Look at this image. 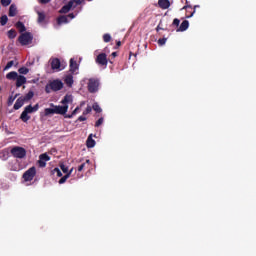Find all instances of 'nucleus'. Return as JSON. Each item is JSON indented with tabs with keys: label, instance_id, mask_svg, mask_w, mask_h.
I'll return each mask as SVG.
<instances>
[{
	"label": "nucleus",
	"instance_id": "5701e85b",
	"mask_svg": "<svg viewBox=\"0 0 256 256\" xmlns=\"http://www.w3.org/2000/svg\"><path fill=\"white\" fill-rule=\"evenodd\" d=\"M16 15H17V7H15L14 5H11L9 9V17H15Z\"/></svg>",
	"mask_w": 256,
	"mask_h": 256
},
{
	"label": "nucleus",
	"instance_id": "37998d69",
	"mask_svg": "<svg viewBox=\"0 0 256 256\" xmlns=\"http://www.w3.org/2000/svg\"><path fill=\"white\" fill-rule=\"evenodd\" d=\"M85 119H86V118H85L84 116H80V117H79V121H85Z\"/></svg>",
	"mask_w": 256,
	"mask_h": 256
},
{
	"label": "nucleus",
	"instance_id": "49530a36",
	"mask_svg": "<svg viewBox=\"0 0 256 256\" xmlns=\"http://www.w3.org/2000/svg\"><path fill=\"white\" fill-rule=\"evenodd\" d=\"M193 15H195V11L189 17H193Z\"/></svg>",
	"mask_w": 256,
	"mask_h": 256
},
{
	"label": "nucleus",
	"instance_id": "4be33fe9",
	"mask_svg": "<svg viewBox=\"0 0 256 256\" xmlns=\"http://www.w3.org/2000/svg\"><path fill=\"white\" fill-rule=\"evenodd\" d=\"M38 23H45V12L37 11Z\"/></svg>",
	"mask_w": 256,
	"mask_h": 256
},
{
	"label": "nucleus",
	"instance_id": "473e14b6",
	"mask_svg": "<svg viewBox=\"0 0 256 256\" xmlns=\"http://www.w3.org/2000/svg\"><path fill=\"white\" fill-rule=\"evenodd\" d=\"M103 39H104L105 43H109L111 41V35L105 34L103 36Z\"/></svg>",
	"mask_w": 256,
	"mask_h": 256
},
{
	"label": "nucleus",
	"instance_id": "20e7f679",
	"mask_svg": "<svg viewBox=\"0 0 256 256\" xmlns=\"http://www.w3.org/2000/svg\"><path fill=\"white\" fill-rule=\"evenodd\" d=\"M49 63L54 73H59V71H63V69L67 67V64L61 63V61L57 58H51Z\"/></svg>",
	"mask_w": 256,
	"mask_h": 256
},
{
	"label": "nucleus",
	"instance_id": "a18cd8bd",
	"mask_svg": "<svg viewBox=\"0 0 256 256\" xmlns=\"http://www.w3.org/2000/svg\"><path fill=\"white\" fill-rule=\"evenodd\" d=\"M83 105H85V102H82V103L80 104V107H83Z\"/></svg>",
	"mask_w": 256,
	"mask_h": 256
},
{
	"label": "nucleus",
	"instance_id": "393cba45",
	"mask_svg": "<svg viewBox=\"0 0 256 256\" xmlns=\"http://www.w3.org/2000/svg\"><path fill=\"white\" fill-rule=\"evenodd\" d=\"M34 95L33 91H30L25 96H22V99H24V101H30V99H33Z\"/></svg>",
	"mask_w": 256,
	"mask_h": 256
},
{
	"label": "nucleus",
	"instance_id": "4468645a",
	"mask_svg": "<svg viewBox=\"0 0 256 256\" xmlns=\"http://www.w3.org/2000/svg\"><path fill=\"white\" fill-rule=\"evenodd\" d=\"M95 145H96V142L93 139V134H90L87 138L86 146L88 147V149H93V147H95Z\"/></svg>",
	"mask_w": 256,
	"mask_h": 256
},
{
	"label": "nucleus",
	"instance_id": "1a4fd4ad",
	"mask_svg": "<svg viewBox=\"0 0 256 256\" xmlns=\"http://www.w3.org/2000/svg\"><path fill=\"white\" fill-rule=\"evenodd\" d=\"M99 89V81L96 79H90L88 83V90L90 93H96Z\"/></svg>",
	"mask_w": 256,
	"mask_h": 256
},
{
	"label": "nucleus",
	"instance_id": "c9c22d12",
	"mask_svg": "<svg viewBox=\"0 0 256 256\" xmlns=\"http://www.w3.org/2000/svg\"><path fill=\"white\" fill-rule=\"evenodd\" d=\"M93 109L96 111V113H101V107L98 106V104L93 105Z\"/></svg>",
	"mask_w": 256,
	"mask_h": 256
},
{
	"label": "nucleus",
	"instance_id": "864d4df0",
	"mask_svg": "<svg viewBox=\"0 0 256 256\" xmlns=\"http://www.w3.org/2000/svg\"><path fill=\"white\" fill-rule=\"evenodd\" d=\"M88 1H91V0H88Z\"/></svg>",
	"mask_w": 256,
	"mask_h": 256
},
{
	"label": "nucleus",
	"instance_id": "c756f323",
	"mask_svg": "<svg viewBox=\"0 0 256 256\" xmlns=\"http://www.w3.org/2000/svg\"><path fill=\"white\" fill-rule=\"evenodd\" d=\"M18 73H20L21 75H27V73H29V70L27 67H22L19 68Z\"/></svg>",
	"mask_w": 256,
	"mask_h": 256
},
{
	"label": "nucleus",
	"instance_id": "79ce46f5",
	"mask_svg": "<svg viewBox=\"0 0 256 256\" xmlns=\"http://www.w3.org/2000/svg\"><path fill=\"white\" fill-rule=\"evenodd\" d=\"M40 1V3H49V1H51V0H39Z\"/></svg>",
	"mask_w": 256,
	"mask_h": 256
},
{
	"label": "nucleus",
	"instance_id": "0eeeda50",
	"mask_svg": "<svg viewBox=\"0 0 256 256\" xmlns=\"http://www.w3.org/2000/svg\"><path fill=\"white\" fill-rule=\"evenodd\" d=\"M11 154L13 157H16L17 159H23L25 155H27V151L23 147H14L11 150Z\"/></svg>",
	"mask_w": 256,
	"mask_h": 256
},
{
	"label": "nucleus",
	"instance_id": "39448f33",
	"mask_svg": "<svg viewBox=\"0 0 256 256\" xmlns=\"http://www.w3.org/2000/svg\"><path fill=\"white\" fill-rule=\"evenodd\" d=\"M81 3H83V0H71L60 10V13H69V11L75 9V7L81 5Z\"/></svg>",
	"mask_w": 256,
	"mask_h": 256
},
{
	"label": "nucleus",
	"instance_id": "6e6552de",
	"mask_svg": "<svg viewBox=\"0 0 256 256\" xmlns=\"http://www.w3.org/2000/svg\"><path fill=\"white\" fill-rule=\"evenodd\" d=\"M33 41V36L31 33H23L19 37V42L21 45H31V42Z\"/></svg>",
	"mask_w": 256,
	"mask_h": 256
},
{
	"label": "nucleus",
	"instance_id": "9d476101",
	"mask_svg": "<svg viewBox=\"0 0 256 256\" xmlns=\"http://www.w3.org/2000/svg\"><path fill=\"white\" fill-rule=\"evenodd\" d=\"M71 19H75V14H70L68 16H61L58 18V25H65V23H69Z\"/></svg>",
	"mask_w": 256,
	"mask_h": 256
},
{
	"label": "nucleus",
	"instance_id": "6ab92c4d",
	"mask_svg": "<svg viewBox=\"0 0 256 256\" xmlns=\"http://www.w3.org/2000/svg\"><path fill=\"white\" fill-rule=\"evenodd\" d=\"M189 29V21L185 20L181 23L180 27L177 29V32L187 31Z\"/></svg>",
	"mask_w": 256,
	"mask_h": 256
},
{
	"label": "nucleus",
	"instance_id": "412c9836",
	"mask_svg": "<svg viewBox=\"0 0 256 256\" xmlns=\"http://www.w3.org/2000/svg\"><path fill=\"white\" fill-rule=\"evenodd\" d=\"M63 105H67V103H73V96L72 95H66L64 99L61 101Z\"/></svg>",
	"mask_w": 256,
	"mask_h": 256
},
{
	"label": "nucleus",
	"instance_id": "8fccbe9b",
	"mask_svg": "<svg viewBox=\"0 0 256 256\" xmlns=\"http://www.w3.org/2000/svg\"><path fill=\"white\" fill-rule=\"evenodd\" d=\"M183 9H187V6H184Z\"/></svg>",
	"mask_w": 256,
	"mask_h": 256
},
{
	"label": "nucleus",
	"instance_id": "a878e982",
	"mask_svg": "<svg viewBox=\"0 0 256 256\" xmlns=\"http://www.w3.org/2000/svg\"><path fill=\"white\" fill-rule=\"evenodd\" d=\"M52 175H56V177H63V173L59 168H54L52 170Z\"/></svg>",
	"mask_w": 256,
	"mask_h": 256
},
{
	"label": "nucleus",
	"instance_id": "58836bf2",
	"mask_svg": "<svg viewBox=\"0 0 256 256\" xmlns=\"http://www.w3.org/2000/svg\"><path fill=\"white\" fill-rule=\"evenodd\" d=\"M101 125H103V118H100L95 124L96 127H99Z\"/></svg>",
	"mask_w": 256,
	"mask_h": 256
},
{
	"label": "nucleus",
	"instance_id": "603ef678",
	"mask_svg": "<svg viewBox=\"0 0 256 256\" xmlns=\"http://www.w3.org/2000/svg\"><path fill=\"white\" fill-rule=\"evenodd\" d=\"M0 91H1V87H0Z\"/></svg>",
	"mask_w": 256,
	"mask_h": 256
},
{
	"label": "nucleus",
	"instance_id": "423d86ee",
	"mask_svg": "<svg viewBox=\"0 0 256 256\" xmlns=\"http://www.w3.org/2000/svg\"><path fill=\"white\" fill-rule=\"evenodd\" d=\"M35 175H37V170L35 167L29 168L24 174L23 179L25 183H31V180L35 178Z\"/></svg>",
	"mask_w": 256,
	"mask_h": 256
},
{
	"label": "nucleus",
	"instance_id": "2eb2a0df",
	"mask_svg": "<svg viewBox=\"0 0 256 256\" xmlns=\"http://www.w3.org/2000/svg\"><path fill=\"white\" fill-rule=\"evenodd\" d=\"M96 61L99 65H107V55L105 54L98 55Z\"/></svg>",
	"mask_w": 256,
	"mask_h": 256
},
{
	"label": "nucleus",
	"instance_id": "c85d7f7f",
	"mask_svg": "<svg viewBox=\"0 0 256 256\" xmlns=\"http://www.w3.org/2000/svg\"><path fill=\"white\" fill-rule=\"evenodd\" d=\"M60 169L65 173L66 175L69 173V167H67L65 164L61 163L60 164Z\"/></svg>",
	"mask_w": 256,
	"mask_h": 256
},
{
	"label": "nucleus",
	"instance_id": "f03ea898",
	"mask_svg": "<svg viewBox=\"0 0 256 256\" xmlns=\"http://www.w3.org/2000/svg\"><path fill=\"white\" fill-rule=\"evenodd\" d=\"M39 111V104H35L34 106L28 105L24 108V111L20 115V119L27 123L29 119H31V113H37Z\"/></svg>",
	"mask_w": 256,
	"mask_h": 256
},
{
	"label": "nucleus",
	"instance_id": "de8ad7c7",
	"mask_svg": "<svg viewBox=\"0 0 256 256\" xmlns=\"http://www.w3.org/2000/svg\"><path fill=\"white\" fill-rule=\"evenodd\" d=\"M117 45H118V47H120L121 46V42H118Z\"/></svg>",
	"mask_w": 256,
	"mask_h": 256
},
{
	"label": "nucleus",
	"instance_id": "a19ab883",
	"mask_svg": "<svg viewBox=\"0 0 256 256\" xmlns=\"http://www.w3.org/2000/svg\"><path fill=\"white\" fill-rule=\"evenodd\" d=\"M85 169V164H82L78 167V171H83Z\"/></svg>",
	"mask_w": 256,
	"mask_h": 256
},
{
	"label": "nucleus",
	"instance_id": "2f4dec72",
	"mask_svg": "<svg viewBox=\"0 0 256 256\" xmlns=\"http://www.w3.org/2000/svg\"><path fill=\"white\" fill-rule=\"evenodd\" d=\"M79 109H80L79 107H76V108L74 109V111L72 112V114H71V115H68V116H66V117H68L69 119H71V117L77 115V113L79 112Z\"/></svg>",
	"mask_w": 256,
	"mask_h": 256
},
{
	"label": "nucleus",
	"instance_id": "b1692460",
	"mask_svg": "<svg viewBox=\"0 0 256 256\" xmlns=\"http://www.w3.org/2000/svg\"><path fill=\"white\" fill-rule=\"evenodd\" d=\"M19 76V74H17V72H9L6 77L7 79H10V80H15L17 79V77Z\"/></svg>",
	"mask_w": 256,
	"mask_h": 256
},
{
	"label": "nucleus",
	"instance_id": "f704fd0d",
	"mask_svg": "<svg viewBox=\"0 0 256 256\" xmlns=\"http://www.w3.org/2000/svg\"><path fill=\"white\" fill-rule=\"evenodd\" d=\"M167 43V38H162V39H159L158 40V44L160 45V46H163V45H165Z\"/></svg>",
	"mask_w": 256,
	"mask_h": 256
},
{
	"label": "nucleus",
	"instance_id": "cd10ccee",
	"mask_svg": "<svg viewBox=\"0 0 256 256\" xmlns=\"http://www.w3.org/2000/svg\"><path fill=\"white\" fill-rule=\"evenodd\" d=\"M16 27H17L18 31H20V33H23V31H25V25H23V23H21V22H18L16 24Z\"/></svg>",
	"mask_w": 256,
	"mask_h": 256
},
{
	"label": "nucleus",
	"instance_id": "e433bc0d",
	"mask_svg": "<svg viewBox=\"0 0 256 256\" xmlns=\"http://www.w3.org/2000/svg\"><path fill=\"white\" fill-rule=\"evenodd\" d=\"M13 67V61H10L7 63V65L5 66V71H7L8 69H11Z\"/></svg>",
	"mask_w": 256,
	"mask_h": 256
},
{
	"label": "nucleus",
	"instance_id": "f8f14e48",
	"mask_svg": "<svg viewBox=\"0 0 256 256\" xmlns=\"http://www.w3.org/2000/svg\"><path fill=\"white\" fill-rule=\"evenodd\" d=\"M50 159L51 158L47 154H41L39 160L40 167H45V165H47V161H49Z\"/></svg>",
	"mask_w": 256,
	"mask_h": 256
},
{
	"label": "nucleus",
	"instance_id": "ea45409f",
	"mask_svg": "<svg viewBox=\"0 0 256 256\" xmlns=\"http://www.w3.org/2000/svg\"><path fill=\"white\" fill-rule=\"evenodd\" d=\"M179 23H180L179 19H177V18L174 19L173 25L179 26Z\"/></svg>",
	"mask_w": 256,
	"mask_h": 256
},
{
	"label": "nucleus",
	"instance_id": "ddd939ff",
	"mask_svg": "<svg viewBox=\"0 0 256 256\" xmlns=\"http://www.w3.org/2000/svg\"><path fill=\"white\" fill-rule=\"evenodd\" d=\"M64 83L67 85V87H73V75L67 74L66 76H64Z\"/></svg>",
	"mask_w": 256,
	"mask_h": 256
},
{
	"label": "nucleus",
	"instance_id": "7c9ffc66",
	"mask_svg": "<svg viewBox=\"0 0 256 256\" xmlns=\"http://www.w3.org/2000/svg\"><path fill=\"white\" fill-rule=\"evenodd\" d=\"M7 21H8L7 15H4L0 18L1 25H7Z\"/></svg>",
	"mask_w": 256,
	"mask_h": 256
},
{
	"label": "nucleus",
	"instance_id": "f3484780",
	"mask_svg": "<svg viewBox=\"0 0 256 256\" xmlns=\"http://www.w3.org/2000/svg\"><path fill=\"white\" fill-rule=\"evenodd\" d=\"M23 105H25V98L20 97L16 100L15 104H14V109L18 110L21 109V107H23Z\"/></svg>",
	"mask_w": 256,
	"mask_h": 256
},
{
	"label": "nucleus",
	"instance_id": "a211bd4d",
	"mask_svg": "<svg viewBox=\"0 0 256 256\" xmlns=\"http://www.w3.org/2000/svg\"><path fill=\"white\" fill-rule=\"evenodd\" d=\"M158 5L161 9H169L171 2H169V0H159Z\"/></svg>",
	"mask_w": 256,
	"mask_h": 256
},
{
	"label": "nucleus",
	"instance_id": "7ed1b4c3",
	"mask_svg": "<svg viewBox=\"0 0 256 256\" xmlns=\"http://www.w3.org/2000/svg\"><path fill=\"white\" fill-rule=\"evenodd\" d=\"M64 85L63 81L56 79L46 85L45 91L46 93H51V91H61Z\"/></svg>",
	"mask_w": 256,
	"mask_h": 256
},
{
	"label": "nucleus",
	"instance_id": "dca6fc26",
	"mask_svg": "<svg viewBox=\"0 0 256 256\" xmlns=\"http://www.w3.org/2000/svg\"><path fill=\"white\" fill-rule=\"evenodd\" d=\"M27 83V78L25 76H17L16 78V86L21 87Z\"/></svg>",
	"mask_w": 256,
	"mask_h": 256
},
{
	"label": "nucleus",
	"instance_id": "f257e3e1",
	"mask_svg": "<svg viewBox=\"0 0 256 256\" xmlns=\"http://www.w3.org/2000/svg\"><path fill=\"white\" fill-rule=\"evenodd\" d=\"M52 108H46L44 110V115L47 117L49 115H65L67 113L69 106L64 105V106H55L51 104Z\"/></svg>",
	"mask_w": 256,
	"mask_h": 256
},
{
	"label": "nucleus",
	"instance_id": "c03bdc74",
	"mask_svg": "<svg viewBox=\"0 0 256 256\" xmlns=\"http://www.w3.org/2000/svg\"><path fill=\"white\" fill-rule=\"evenodd\" d=\"M112 55H113V57H117V53L116 52L112 53Z\"/></svg>",
	"mask_w": 256,
	"mask_h": 256
},
{
	"label": "nucleus",
	"instance_id": "aec40b11",
	"mask_svg": "<svg viewBox=\"0 0 256 256\" xmlns=\"http://www.w3.org/2000/svg\"><path fill=\"white\" fill-rule=\"evenodd\" d=\"M71 173H73V168H71L68 173L59 180V184L63 185V183H65L71 177Z\"/></svg>",
	"mask_w": 256,
	"mask_h": 256
},
{
	"label": "nucleus",
	"instance_id": "9b49d317",
	"mask_svg": "<svg viewBox=\"0 0 256 256\" xmlns=\"http://www.w3.org/2000/svg\"><path fill=\"white\" fill-rule=\"evenodd\" d=\"M70 71L71 73H77V71H79V64H77V61L73 58L70 59Z\"/></svg>",
	"mask_w": 256,
	"mask_h": 256
},
{
	"label": "nucleus",
	"instance_id": "bb28decb",
	"mask_svg": "<svg viewBox=\"0 0 256 256\" xmlns=\"http://www.w3.org/2000/svg\"><path fill=\"white\" fill-rule=\"evenodd\" d=\"M8 37L9 39H15L17 37V32L15 30H9Z\"/></svg>",
	"mask_w": 256,
	"mask_h": 256
},
{
	"label": "nucleus",
	"instance_id": "4c0bfd02",
	"mask_svg": "<svg viewBox=\"0 0 256 256\" xmlns=\"http://www.w3.org/2000/svg\"><path fill=\"white\" fill-rule=\"evenodd\" d=\"M92 111L91 106H88L86 110L83 112V115H89V113Z\"/></svg>",
	"mask_w": 256,
	"mask_h": 256
},
{
	"label": "nucleus",
	"instance_id": "3c124183",
	"mask_svg": "<svg viewBox=\"0 0 256 256\" xmlns=\"http://www.w3.org/2000/svg\"><path fill=\"white\" fill-rule=\"evenodd\" d=\"M86 163H89V160H87Z\"/></svg>",
	"mask_w": 256,
	"mask_h": 256
},
{
	"label": "nucleus",
	"instance_id": "72a5a7b5",
	"mask_svg": "<svg viewBox=\"0 0 256 256\" xmlns=\"http://www.w3.org/2000/svg\"><path fill=\"white\" fill-rule=\"evenodd\" d=\"M1 3L4 7L11 5V0H1Z\"/></svg>",
	"mask_w": 256,
	"mask_h": 256
},
{
	"label": "nucleus",
	"instance_id": "09e8293b",
	"mask_svg": "<svg viewBox=\"0 0 256 256\" xmlns=\"http://www.w3.org/2000/svg\"><path fill=\"white\" fill-rule=\"evenodd\" d=\"M197 7H199V6H194V9H197Z\"/></svg>",
	"mask_w": 256,
	"mask_h": 256
}]
</instances>
